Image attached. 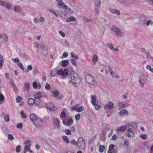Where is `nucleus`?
<instances>
[{"label": "nucleus", "instance_id": "f257e3e1", "mask_svg": "<svg viewBox=\"0 0 153 153\" xmlns=\"http://www.w3.org/2000/svg\"><path fill=\"white\" fill-rule=\"evenodd\" d=\"M71 80L68 83H71L75 87L78 86V83L80 82V79L78 74L74 71H71L70 73Z\"/></svg>", "mask_w": 153, "mask_h": 153}, {"label": "nucleus", "instance_id": "f03ea898", "mask_svg": "<svg viewBox=\"0 0 153 153\" xmlns=\"http://www.w3.org/2000/svg\"><path fill=\"white\" fill-rule=\"evenodd\" d=\"M68 73V70L67 69L65 68L63 69L60 68L57 70V75L58 76L61 75L62 76V78L64 79L67 77Z\"/></svg>", "mask_w": 153, "mask_h": 153}, {"label": "nucleus", "instance_id": "7ed1b4c3", "mask_svg": "<svg viewBox=\"0 0 153 153\" xmlns=\"http://www.w3.org/2000/svg\"><path fill=\"white\" fill-rule=\"evenodd\" d=\"M85 81L88 84L93 85H95L96 83L94 80V78L93 76L89 74L87 75L85 78Z\"/></svg>", "mask_w": 153, "mask_h": 153}, {"label": "nucleus", "instance_id": "20e7f679", "mask_svg": "<svg viewBox=\"0 0 153 153\" xmlns=\"http://www.w3.org/2000/svg\"><path fill=\"white\" fill-rule=\"evenodd\" d=\"M111 30L115 33L116 36H121L122 35V33L120 29L117 26L113 25L111 28Z\"/></svg>", "mask_w": 153, "mask_h": 153}, {"label": "nucleus", "instance_id": "39448f33", "mask_svg": "<svg viewBox=\"0 0 153 153\" xmlns=\"http://www.w3.org/2000/svg\"><path fill=\"white\" fill-rule=\"evenodd\" d=\"M77 145L79 149H81L85 147V141L82 137H79L78 140Z\"/></svg>", "mask_w": 153, "mask_h": 153}, {"label": "nucleus", "instance_id": "423d86ee", "mask_svg": "<svg viewBox=\"0 0 153 153\" xmlns=\"http://www.w3.org/2000/svg\"><path fill=\"white\" fill-rule=\"evenodd\" d=\"M34 123L35 126L38 128H41L43 125V121L39 117L35 120Z\"/></svg>", "mask_w": 153, "mask_h": 153}, {"label": "nucleus", "instance_id": "0eeeda50", "mask_svg": "<svg viewBox=\"0 0 153 153\" xmlns=\"http://www.w3.org/2000/svg\"><path fill=\"white\" fill-rule=\"evenodd\" d=\"M62 123L65 125L70 126L73 123V120L71 119L67 120L64 119L62 120Z\"/></svg>", "mask_w": 153, "mask_h": 153}, {"label": "nucleus", "instance_id": "6e6552de", "mask_svg": "<svg viewBox=\"0 0 153 153\" xmlns=\"http://www.w3.org/2000/svg\"><path fill=\"white\" fill-rule=\"evenodd\" d=\"M31 142L30 140H28L27 141H25V148L26 149V150H29L30 153L33 152L30 150V148H29L31 145Z\"/></svg>", "mask_w": 153, "mask_h": 153}, {"label": "nucleus", "instance_id": "1a4fd4ad", "mask_svg": "<svg viewBox=\"0 0 153 153\" xmlns=\"http://www.w3.org/2000/svg\"><path fill=\"white\" fill-rule=\"evenodd\" d=\"M91 102L93 105H97V96L95 95L92 94L91 96Z\"/></svg>", "mask_w": 153, "mask_h": 153}, {"label": "nucleus", "instance_id": "9d476101", "mask_svg": "<svg viewBox=\"0 0 153 153\" xmlns=\"http://www.w3.org/2000/svg\"><path fill=\"white\" fill-rule=\"evenodd\" d=\"M109 11L112 13L115 14L117 16H119L120 14V11L116 9L110 8H109Z\"/></svg>", "mask_w": 153, "mask_h": 153}, {"label": "nucleus", "instance_id": "9b49d317", "mask_svg": "<svg viewBox=\"0 0 153 153\" xmlns=\"http://www.w3.org/2000/svg\"><path fill=\"white\" fill-rule=\"evenodd\" d=\"M145 77L143 75H140L139 78V81L140 85L141 86H143L144 85V82Z\"/></svg>", "mask_w": 153, "mask_h": 153}, {"label": "nucleus", "instance_id": "f8f14e48", "mask_svg": "<svg viewBox=\"0 0 153 153\" xmlns=\"http://www.w3.org/2000/svg\"><path fill=\"white\" fill-rule=\"evenodd\" d=\"M33 87L35 89H40L41 85L40 83L38 82H33L32 84Z\"/></svg>", "mask_w": 153, "mask_h": 153}, {"label": "nucleus", "instance_id": "ddd939ff", "mask_svg": "<svg viewBox=\"0 0 153 153\" xmlns=\"http://www.w3.org/2000/svg\"><path fill=\"white\" fill-rule=\"evenodd\" d=\"M30 87V84L28 82L25 83L24 84V90L28 91H29Z\"/></svg>", "mask_w": 153, "mask_h": 153}, {"label": "nucleus", "instance_id": "4468645a", "mask_svg": "<svg viewBox=\"0 0 153 153\" xmlns=\"http://www.w3.org/2000/svg\"><path fill=\"white\" fill-rule=\"evenodd\" d=\"M10 84L11 87L13 89L14 91H17V88L13 81L11 79L10 80Z\"/></svg>", "mask_w": 153, "mask_h": 153}, {"label": "nucleus", "instance_id": "2eb2a0df", "mask_svg": "<svg viewBox=\"0 0 153 153\" xmlns=\"http://www.w3.org/2000/svg\"><path fill=\"white\" fill-rule=\"evenodd\" d=\"M59 6V8H62L65 10H67L68 8V6L65 4L63 2H61L57 4Z\"/></svg>", "mask_w": 153, "mask_h": 153}, {"label": "nucleus", "instance_id": "dca6fc26", "mask_svg": "<svg viewBox=\"0 0 153 153\" xmlns=\"http://www.w3.org/2000/svg\"><path fill=\"white\" fill-rule=\"evenodd\" d=\"M60 121L58 118H55L53 120V123L57 128H59L60 126Z\"/></svg>", "mask_w": 153, "mask_h": 153}, {"label": "nucleus", "instance_id": "f3484780", "mask_svg": "<svg viewBox=\"0 0 153 153\" xmlns=\"http://www.w3.org/2000/svg\"><path fill=\"white\" fill-rule=\"evenodd\" d=\"M128 112L125 109H123L121 110L119 113V115L120 116H124L125 115H127L128 114Z\"/></svg>", "mask_w": 153, "mask_h": 153}, {"label": "nucleus", "instance_id": "a211bd4d", "mask_svg": "<svg viewBox=\"0 0 153 153\" xmlns=\"http://www.w3.org/2000/svg\"><path fill=\"white\" fill-rule=\"evenodd\" d=\"M101 1L100 0H95L96 10H98L100 7L101 4Z\"/></svg>", "mask_w": 153, "mask_h": 153}, {"label": "nucleus", "instance_id": "6ab92c4d", "mask_svg": "<svg viewBox=\"0 0 153 153\" xmlns=\"http://www.w3.org/2000/svg\"><path fill=\"white\" fill-rule=\"evenodd\" d=\"M111 74L112 76L114 78L118 79L120 78L119 75L114 71H111Z\"/></svg>", "mask_w": 153, "mask_h": 153}, {"label": "nucleus", "instance_id": "aec40b11", "mask_svg": "<svg viewBox=\"0 0 153 153\" xmlns=\"http://www.w3.org/2000/svg\"><path fill=\"white\" fill-rule=\"evenodd\" d=\"M3 39V40L7 41L8 40V37L6 34L4 33L0 34V39Z\"/></svg>", "mask_w": 153, "mask_h": 153}, {"label": "nucleus", "instance_id": "412c9836", "mask_svg": "<svg viewBox=\"0 0 153 153\" xmlns=\"http://www.w3.org/2000/svg\"><path fill=\"white\" fill-rule=\"evenodd\" d=\"M141 51L145 53L146 55L147 58H149V57H150V53L147 51H146L144 48H141L140 49Z\"/></svg>", "mask_w": 153, "mask_h": 153}, {"label": "nucleus", "instance_id": "4be33fe9", "mask_svg": "<svg viewBox=\"0 0 153 153\" xmlns=\"http://www.w3.org/2000/svg\"><path fill=\"white\" fill-rule=\"evenodd\" d=\"M98 57L96 54H94L92 56V61L94 63H96L98 60Z\"/></svg>", "mask_w": 153, "mask_h": 153}, {"label": "nucleus", "instance_id": "5701e85b", "mask_svg": "<svg viewBox=\"0 0 153 153\" xmlns=\"http://www.w3.org/2000/svg\"><path fill=\"white\" fill-rule=\"evenodd\" d=\"M30 120L34 122L39 117H37L35 114H32L30 115Z\"/></svg>", "mask_w": 153, "mask_h": 153}, {"label": "nucleus", "instance_id": "b1692460", "mask_svg": "<svg viewBox=\"0 0 153 153\" xmlns=\"http://www.w3.org/2000/svg\"><path fill=\"white\" fill-rule=\"evenodd\" d=\"M69 60H63L61 62V65L63 67H66L68 64Z\"/></svg>", "mask_w": 153, "mask_h": 153}, {"label": "nucleus", "instance_id": "393cba45", "mask_svg": "<svg viewBox=\"0 0 153 153\" xmlns=\"http://www.w3.org/2000/svg\"><path fill=\"white\" fill-rule=\"evenodd\" d=\"M126 128L127 127L126 126H122L118 127L117 130L118 131H123L126 129Z\"/></svg>", "mask_w": 153, "mask_h": 153}, {"label": "nucleus", "instance_id": "a878e982", "mask_svg": "<svg viewBox=\"0 0 153 153\" xmlns=\"http://www.w3.org/2000/svg\"><path fill=\"white\" fill-rule=\"evenodd\" d=\"M71 57L72 58V59H74L75 60H77L79 59L78 56L76 55L73 52H71Z\"/></svg>", "mask_w": 153, "mask_h": 153}, {"label": "nucleus", "instance_id": "bb28decb", "mask_svg": "<svg viewBox=\"0 0 153 153\" xmlns=\"http://www.w3.org/2000/svg\"><path fill=\"white\" fill-rule=\"evenodd\" d=\"M76 18L73 16H71L69 18H68L67 19H66V22H69L71 21L76 22Z\"/></svg>", "mask_w": 153, "mask_h": 153}, {"label": "nucleus", "instance_id": "cd10ccee", "mask_svg": "<svg viewBox=\"0 0 153 153\" xmlns=\"http://www.w3.org/2000/svg\"><path fill=\"white\" fill-rule=\"evenodd\" d=\"M47 108L48 110H50L52 111H54L56 109L55 106H47Z\"/></svg>", "mask_w": 153, "mask_h": 153}, {"label": "nucleus", "instance_id": "c85d7f7f", "mask_svg": "<svg viewBox=\"0 0 153 153\" xmlns=\"http://www.w3.org/2000/svg\"><path fill=\"white\" fill-rule=\"evenodd\" d=\"M57 70L56 69H54L51 71V74L52 76L54 77L56 76V74L57 75Z\"/></svg>", "mask_w": 153, "mask_h": 153}, {"label": "nucleus", "instance_id": "c756f323", "mask_svg": "<svg viewBox=\"0 0 153 153\" xmlns=\"http://www.w3.org/2000/svg\"><path fill=\"white\" fill-rule=\"evenodd\" d=\"M35 102V100L33 98H30L28 101L29 105H33Z\"/></svg>", "mask_w": 153, "mask_h": 153}, {"label": "nucleus", "instance_id": "7c9ffc66", "mask_svg": "<svg viewBox=\"0 0 153 153\" xmlns=\"http://www.w3.org/2000/svg\"><path fill=\"white\" fill-rule=\"evenodd\" d=\"M52 95L53 97H57L59 94V92L58 90H55L52 91Z\"/></svg>", "mask_w": 153, "mask_h": 153}, {"label": "nucleus", "instance_id": "2f4dec72", "mask_svg": "<svg viewBox=\"0 0 153 153\" xmlns=\"http://www.w3.org/2000/svg\"><path fill=\"white\" fill-rule=\"evenodd\" d=\"M105 149V146L103 145H100L99 147V151L100 153L103 152Z\"/></svg>", "mask_w": 153, "mask_h": 153}, {"label": "nucleus", "instance_id": "473e14b6", "mask_svg": "<svg viewBox=\"0 0 153 153\" xmlns=\"http://www.w3.org/2000/svg\"><path fill=\"white\" fill-rule=\"evenodd\" d=\"M42 97L41 93L40 92H38L36 93L35 94V97L37 99H39Z\"/></svg>", "mask_w": 153, "mask_h": 153}, {"label": "nucleus", "instance_id": "72a5a7b5", "mask_svg": "<svg viewBox=\"0 0 153 153\" xmlns=\"http://www.w3.org/2000/svg\"><path fill=\"white\" fill-rule=\"evenodd\" d=\"M129 141L127 139H124L123 146L125 147H128L129 146Z\"/></svg>", "mask_w": 153, "mask_h": 153}, {"label": "nucleus", "instance_id": "f704fd0d", "mask_svg": "<svg viewBox=\"0 0 153 153\" xmlns=\"http://www.w3.org/2000/svg\"><path fill=\"white\" fill-rule=\"evenodd\" d=\"M21 10L20 8L18 6H16L13 9L14 11L16 12H19Z\"/></svg>", "mask_w": 153, "mask_h": 153}, {"label": "nucleus", "instance_id": "c9c22d12", "mask_svg": "<svg viewBox=\"0 0 153 153\" xmlns=\"http://www.w3.org/2000/svg\"><path fill=\"white\" fill-rule=\"evenodd\" d=\"M66 117V114L64 111H62L61 114L60 116V117L61 119L62 118H64Z\"/></svg>", "mask_w": 153, "mask_h": 153}, {"label": "nucleus", "instance_id": "e433bc0d", "mask_svg": "<svg viewBox=\"0 0 153 153\" xmlns=\"http://www.w3.org/2000/svg\"><path fill=\"white\" fill-rule=\"evenodd\" d=\"M20 114L21 117L23 118L26 119L27 117L26 114L25 113L24 111L23 110L21 111Z\"/></svg>", "mask_w": 153, "mask_h": 153}, {"label": "nucleus", "instance_id": "4c0bfd02", "mask_svg": "<svg viewBox=\"0 0 153 153\" xmlns=\"http://www.w3.org/2000/svg\"><path fill=\"white\" fill-rule=\"evenodd\" d=\"M62 138L64 141H65L66 143H69L68 137L66 136H63L62 137Z\"/></svg>", "mask_w": 153, "mask_h": 153}, {"label": "nucleus", "instance_id": "58836bf2", "mask_svg": "<svg viewBox=\"0 0 153 153\" xmlns=\"http://www.w3.org/2000/svg\"><path fill=\"white\" fill-rule=\"evenodd\" d=\"M146 24L147 26H148L150 25H152L153 24V22L152 20H149L147 21Z\"/></svg>", "mask_w": 153, "mask_h": 153}, {"label": "nucleus", "instance_id": "ea45409f", "mask_svg": "<svg viewBox=\"0 0 153 153\" xmlns=\"http://www.w3.org/2000/svg\"><path fill=\"white\" fill-rule=\"evenodd\" d=\"M106 46L111 50H114V48L113 45L111 43H108L106 45Z\"/></svg>", "mask_w": 153, "mask_h": 153}, {"label": "nucleus", "instance_id": "a19ab883", "mask_svg": "<svg viewBox=\"0 0 153 153\" xmlns=\"http://www.w3.org/2000/svg\"><path fill=\"white\" fill-rule=\"evenodd\" d=\"M76 60L74 59H70V62L73 65H74L75 67H76L77 66V64L76 62L75 61Z\"/></svg>", "mask_w": 153, "mask_h": 153}, {"label": "nucleus", "instance_id": "79ce46f5", "mask_svg": "<svg viewBox=\"0 0 153 153\" xmlns=\"http://www.w3.org/2000/svg\"><path fill=\"white\" fill-rule=\"evenodd\" d=\"M60 16L62 18L66 20V19H67L68 18V16H67V14L65 13L64 14H60Z\"/></svg>", "mask_w": 153, "mask_h": 153}, {"label": "nucleus", "instance_id": "37998d69", "mask_svg": "<svg viewBox=\"0 0 153 153\" xmlns=\"http://www.w3.org/2000/svg\"><path fill=\"white\" fill-rule=\"evenodd\" d=\"M84 109L83 107L81 106L79 107H77L76 109V111L78 112H80L83 111Z\"/></svg>", "mask_w": 153, "mask_h": 153}, {"label": "nucleus", "instance_id": "c03bdc74", "mask_svg": "<svg viewBox=\"0 0 153 153\" xmlns=\"http://www.w3.org/2000/svg\"><path fill=\"white\" fill-rule=\"evenodd\" d=\"M7 4V2L3 1L1 0H0V5L1 6H5Z\"/></svg>", "mask_w": 153, "mask_h": 153}, {"label": "nucleus", "instance_id": "a18cd8bd", "mask_svg": "<svg viewBox=\"0 0 153 153\" xmlns=\"http://www.w3.org/2000/svg\"><path fill=\"white\" fill-rule=\"evenodd\" d=\"M18 65L22 70L24 71V66L20 62L17 64Z\"/></svg>", "mask_w": 153, "mask_h": 153}, {"label": "nucleus", "instance_id": "49530a36", "mask_svg": "<svg viewBox=\"0 0 153 153\" xmlns=\"http://www.w3.org/2000/svg\"><path fill=\"white\" fill-rule=\"evenodd\" d=\"M45 89L47 90H50L51 89V86L48 83L46 84L45 86Z\"/></svg>", "mask_w": 153, "mask_h": 153}, {"label": "nucleus", "instance_id": "de8ad7c7", "mask_svg": "<svg viewBox=\"0 0 153 153\" xmlns=\"http://www.w3.org/2000/svg\"><path fill=\"white\" fill-rule=\"evenodd\" d=\"M12 60L17 64L19 63V62L20 61L19 59L18 58H16L15 59L13 58Z\"/></svg>", "mask_w": 153, "mask_h": 153}, {"label": "nucleus", "instance_id": "09e8293b", "mask_svg": "<svg viewBox=\"0 0 153 153\" xmlns=\"http://www.w3.org/2000/svg\"><path fill=\"white\" fill-rule=\"evenodd\" d=\"M68 56V53H67L66 52H64L63 53L62 56V59L64 58H65L67 57Z\"/></svg>", "mask_w": 153, "mask_h": 153}, {"label": "nucleus", "instance_id": "8fccbe9b", "mask_svg": "<svg viewBox=\"0 0 153 153\" xmlns=\"http://www.w3.org/2000/svg\"><path fill=\"white\" fill-rule=\"evenodd\" d=\"M4 120L5 122H8L9 121V116L8 114H7L4 117Z\"/></svg>", "mask_w": 153, "mask_h": 153}, {"label": "nucleus", "instance_id": "3c124183", "mask_svg": "<svg viewBox=\"0 0 153 153\" xmlns=\"http://www.w3.org/2000/svg\"><path fill=\"white\" fill-rule=\"evenodd\" d=\"M80 114H76L75 117V119L77 121L78 120L80 119Z\"/></svg>", "mask_w": 153, "mask_h": 153}, {"label": "nucleus", "instance_id": "603ef678", "mask_svg": "<svg viewBox=\"0 0 153 153\" xmlns=\"http://www.w3.org/2000/svg\"><path fill=\"white\" fill-rule=\"evenodd\" d=\"M8 139L10 140H13L14 139V137L13 135L10 134H9L8 135Z\"/></svg>", "mask_w": 153, "mask_h": 153}, {"label": "nucleus", "instance_id": "864d4df0", "mask_svg": "<svg viewBox=\"0 0 153 153\" xmlns=\"http://www.w3.org/2000/svg\"><path fill=\"white\" fill-rule=\"evenodd\" d=\"M146 68L148 69L150 71L153 73V68H151V66L149 65L146 66Z\"/></svg>", "mask_w": 153, "mask_h": 153}, {"label": "nucleus", "instance_id": "5fc2aeb1", "mask_svg": "<svg viewBox=\"0 0 153 153\" xmlns=\"http://www.w3.org/2000/svg\"><path fill=\"white\" fill-rule=\"evenodd\" d=\"M65 132L67 135H70L71 133V131L69 129H65Z\"/></svg>", "mask_w": 153, "mask_h": 153}, {"label": "nucleus", "instance_id": "6e6d98bb", "mask_svg": "<svg viewBox=\"0 0 153 153\" xmlns=\"http://www.w3.org/2000/svg\"><path fill=\"white\" fill-rule=\"evenodd\" d=\"M23 126V125L22 123H20L17 124L16 125V127L19 129H21L22 128Z\"/></svg>", "mask_w": 153, "mask_h": 153}, {"label": "nucleus", "instance_id": "4d7b16f0", "mask_svg": "<svg viewBox=\"0 0 153 153\" xmlns=\"http://www.w3.org/2000/svg\"><path fill=\"white\" fill-rule=\"evenodd\" d=\"M59 33L63 38L65 37V33L62 31H59Z\"/></svg>", "mask_w": 153, "mask_h": 153}, {"label": "nucleus", "instance_id": "13d9d810", "mask_svg": "<svg viewBox=\"0 0 153 153\" xmlns=\"http://www.w3.org/2000/svg\"><path fill=\"white\" fill-rule=\"evenodd\" d=\"M21 146H16V151L17 152H20V149H21Z\"/></svg>", "mask_w": 153, "mask_h": 153}, {"label": "nucleus", "instance_id": "bf43d9fd", "mask_svg": "<svg viewBox=\"0 0 153 153\" xmlns=\"http://www.w3.org/2000/svg\"><path fill=\"white\" fill-rule=\"evenodd\" d=\"M22 99V98L18 96L17 97L16 99V101L17 102H19L21 101Z\"/></svg>", "mask_w": 153, "mask_h": 153}, {"label": "nucleus", "instance_id": "052dcab7", "mask_svg": "<svg viewBox=\"0 0 153 153\" xmlns=\"http://www.w3.org/2000/svg\"><path fill=\"white\" fill-rule=\"evenodd\" d=\"M33 69V67L31 65H29L27 66V69L26 70V71L27 72Z\"/></svg>", "mask_w": 153, "mask_h": 153}, {"label": "nucleus", "instance_id": "680f3d73", "mask_svg": "<svg viewBox=\"0 0 153 153\" xmlns=\"http://www.w3.org/2000/svg\"><path fill=\"white\" fill-rule=\"evenodd\" d=\"M8 9H10L11 7V5L10 4L7 2V4L5 6Z\"/></svg>", "mask_w": 153, "mask_h": 153}, {"label": "nucleus", "instance_id": "e2e57ef3", "mask_svg": "<svg viewBox=\"0 0 153 153\" xmlns=\"http://www.w3.org/2000/svg\"><path fill=\"white\" fill-rule=\"evenodd\" d=\"M114 146L113 145L111 144L110 145L109 147V152H111V150L112 149H114ZM110 153V152H109Z\"/></svg>", "mask_w": 153, "mask_h": 153}, {"label": "nucleus", "instance_id": "0e129e2a", "mask_svg": "<svg viewBox=\"0 0 153 153\" xmlns=\"http://www.w3.org/2000/svg\"><path fill=\"white\" fill-rule=\"evenodd\" d=\"M42 52V54L45 56L47 55L48 53L47 51L46 50H43Z\"/></svg>", "mask_w": 153, "mask_h": 153}, {"label": "nucleus", "instance_id": "69168bd1", "mask_svg": "<svg viewBox=\"0 0 153 153\" xmlns=\"http://www.w3.org/2000/svg\"><path fill=\"white\" fill-rule=\"evenodd\" d=\"M71 143L75 146H76L77 145L76 142L74 139H73L71 140Z\"/></svg>", "mask_w": 153, "mask_h": 153}, {"label": "nucleus", "instance_id": "338daca9", "mask_svg": "<svg viewBox=\"0 0 153 153\" xmlns=\"http://www.w3.org/2000/svg\"><path fill=\"white\" fill-rule=\"evenodd\" d=\"M141 138L143 139V140H146V134H141L140 135Z\"/></svg>", "mask_w": 153, "mask_h": 153}, {"label": "nucleus", "instance_id": "774afa93", "mask_svg": "<svg viewBox=\"0 0 153 153\" xmlns=\"http://www.w3.org/2000/svg\"><path fill=\"white\" fill-rule=\"evenodd\" d=\"M49 11L51 13L54 14L56 16L58 17V14L57 13H56L55 11L51 10H49Z\"/></svg>", "mask_w": 153, "mask_h": 153}]
</instances>
